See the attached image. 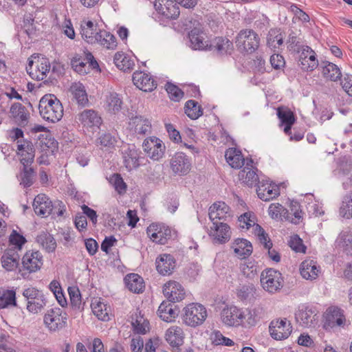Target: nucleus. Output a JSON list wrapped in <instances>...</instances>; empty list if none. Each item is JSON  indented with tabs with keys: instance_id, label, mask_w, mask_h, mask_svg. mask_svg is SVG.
<instances>
[{
	"instance_id": "1",
	"label": "nucleus",
	"mask_w": 352,
	"mask_h": 352,
	"mask_svg": "<svg viewBox=\"0 0 352 352\" xmlns=\"http://www.w3.org/2000/svg\"><path fill=\"white\" fill-rule=\"evenodd\" d=\"M38 109L44 120L53 123L59 121L63 116L62 103L53 94H46L41 98Z\"/></svg>"
},
{
	"instance_id": "2",
	"label": "nucleus",
	"mask_w": 352,
	"mask_h": 352,
	"mask_svg": "<svg viewBox=\"0 0 352 352\" xmlns=\"http://www.w3.org/2000/svg\"><path fill=\"white\" fill-rule=\"evenodd\" d=\"M33 208L35 213L43 217L52 214L62 216L65 212V206L61 201L56 200L53 204L45 194H39L34 198Z\"/></svg>"
},
{
	"instance_id": "3",
	"label": "nucleus",
	"mask_w": 352,
	"mask_h": 352,
	"mask_svg": "<svg viewBox=\"0 0 352 352\" xmlns=\"http://www.w3.org/2000/svg\"><path fill=\"white\" fill-rule=\"evenodd\" d=\"M208 314L206 307L199 303L192 302L182 310V320L184 324L191 327H198L204 323Z\"/></svg>"
},
{
	"instance_id": "4",
	"label": "nucleus",
	"mask_w": 352,
	"mask_h": 352,
	"mask_svg": "<svg viewBox=\"0 0 352 352\" xmlns=\"http://www.w3.org/2000/svg\"><path fill=\"white\" fill-rule=\"evenodd\" d=\"M260 282L263 289L269 294H276L283 287L284 280L282 274L270 268L261 272Z\"/></svg>"
},
{
	"instance_id": "5",
	"label": "nucleus",
	"mask_w": 352,
	"mask_h": 352,
	"mask_svg": "<svg viewBox=\"0 0 352 352\" xmlns=\"http://www.w3.org/2000/svg\"><path fill=\"white\" fill-rule=\"evenodd\" d=\"M50 69L49 60L43 56H32L28 59L27 72L33 79L43 80Z\"/></svg>"
},
{
	"instance_id": "6",
	"label": "nucleus",
	"mask_w": 352,
	"mask_h": 352,
	"mask_svg": "<svg viewBox=\"0 0 352 352\" xmlns=\"http://www.w3.org/2000/svg\"><path fill=\"white\" fill-rule=\"evenodd\" d=\"M23 296L27 301V309L32 314L41 312L46 305V298L43 292L35 287H30L25 289Z\"/></svg>"
},
{
	"instance_id": "7",
	"label": "nucleus",
	"mask_w": 352,
	"mask_h": 352,
	"mask_svg": "<svg viewBox=\"0 0 352 352\" xmlns=\"http://www.w3.org/2000/svg\"><path fill=\"white\" fill-rule=\"evenodd\" d=\"M258 35L252 30H242L236 38V46L248 53L254 52L259 46Z\"/></svg>"
},
{
	"instance_id": "8",
	"label": "nucleus",
	"mask_w": 352,
	"mask_h": 352,
	"mask_svg": "<svg viewBox=\"0 0 352 352\" xmlns=\"http://www.w3.org/2000/svg\"><path fill=\"white\" fill-rule=\"evenodd\" d=\"M318 314L315 307L306 304L300 305L295 314L296 321L305 328L314 327L317 324Z\"/></svg>"
},
{
	"instance_id": "9",
	"label": "nucleus",
	"mask_w": 352,
	"mask_h": 352,
	"mask_svg": "<svg viewBox=\"0 0 352 352\" xmlns=\"http://www.w3.org/2000/svg\"><path fill=\"white\" fill-rule=\"evenodd\" d=\"M66 314L60 308L51 309L44 316V322L51 331L62 329L66 323Z\"/></svg>"
},
{
	"instance_id": "10",
	"label": "nucleus",
	"mask_w": 352,
	"mask_h": 352,
	"mask_svg": "<svg viewBox=\"0 0 352 352\" xmlns=\"http://www.w3.org/2000/svg\"><path fill=\"white\" fill-rule=\"evenodd\" d=\"M146 233L153 242L165 244L167 239L170 236L171 231L163 223H153L147 228Z\"/></svg>"
},
{
	"instance_id": "11",
	"label": "nucleus",
	"mask_w": 352,
	"mask_h": 352,
	"mask_svg": "<svg viewBox=\"0 0 352 352\" xmlns=\"http://www.w3.org/2000/svg\"><path fill=\"white\" fill-rule=\"evenodd\" d=\"M142 146L148 156L153 160L162 158L164 153L165 146L157 138L151 137L144 140Z\"/></svg>"
},
{
	"instance_id": "12",
	"label": "nucleus",
	"mask_w": 352,
	"mask_h": 352,
	"mask_svg": "<svg viewBox=\"0 0 352 352\" xmlns=\"http://www.w3.org/2000/svg\"><path fill=\"white\" fill-rule=\"evenodd\" d=\"M154 7L156 11L169 19H176L180 14L178 6L173 0H155Z\"/></svg>"
},
{
	"instance_id": "13",
	"label": "nucleus",
	"mask_w": 352,
	"mask_h": 352,
	"mask_svg": "<svg viewBox=\"0 0 352 352\" xmlns=\"http://www.w3.org/2000/svg\"><path fill=\"white\" fill-rule=\"evenodd\" d=\"M43 265V256L38 251H28L22 258V268L28 273L38 271Z\"/></svg>"
},
{
	"instance_id": "14",
	"label": "nucleus",
	"mask_w": 352,
	"mask_h": 352,
	"mask_svg": "<svg viewBox=\"0 0 352 352\" xmlns=\"http://www.w3.org/2000/svg\"><path fill=\"white\" fill-rule=\"evenodd\" d=\"M86 60L87 62H85L80 56L75 55L71 60L72 67L79 74L84 75L89 72L90 66L93 68L98 67V63L91 53L89 52L86 54Z\"/></svg>"
},
{
	"instance_id": "15",
	"label": "nucleus",
	"mask_w": 352,
	"mask_h": 352,
	"mask_svg": "<svg viewBox=\"0 0 352 352\" xmlns=\"http://www.w3.org/2000/svg\"><path fill=\"white\" fill-rule=\"evenodd\" d=\"M163 294L168 301L179 302L185 298L186 292L182 285L175 280H170L164 284Z\"/></svg>"
},
{
	"instance_id": "16",
	"label": "nucleus",
	"mask_w": 352,
	"mask_h": 352,
	"mask_svg": "<svg viewBox=\"0 0 352 352\" xmlns=\"http://www.w3.org/2000/svg\"><path fill=\"white\" fill-rule=\"evenodd\" d=\"M241 309L232 305L224 307L221 311L222 322L228 327H239L241 324Z\"/></svg>"
},
{
	"instance_id": "17",
	"label": "nucleus",
	"mask_w": 352,
	"mask_h": 352,
	"mask_svg": "<svg viewBox=\"0 0 352 352\" xmlns=\"http://www.w3.org/2000/svg\"><path fill=\"white\" fill-rule=\"evenodd\" d=\"M271 336L275 340L287 338L292 333V326L287 319L272 321L270 325Z\"/></svg>"
},
{
	"instance_id": "18",
	"label": "nucleus",
	"mask_w": 352,
	"mask_h": 352,
	"mask_svg": "<svg viewBox=\"0 0 352 352\" xmlns=\"http://www.w3.org/2000/svg\"><path fill=\"white\" fill-rule=\"evenodd\" d=\"M253 161L252 159L246 160L245 166L239 172V179L248 186L258 185L259 177L256 174V168L252 166Z\"/></svg>"
},
{
	"instance_id": "19",
	"label": "nucleus",
	"mask_w": 352,
	"mask_h": 352,
	"mask_svg": "<svg viewBox=\"0 0 352 352\" xmlns=\"http://www.w3.org/2000/svg\"><path fill=\"white\" fill-rule=\"evenodd\" d=\"M76 119L84 127L98 128L102 124V118L94 109H85L76 116Z\"/></svg>"
},
{
	"instance_id": "20",
	"label": "nucleus",
	"mask_w": 352,
	"mask_h": 352,
	"mask_svg": "<svg viewBox=\"0 0 352 352\" xmlns=\"http://www.w3.org/2000/svg\"><path fill=\"white\" fill-rule=\"evenodd\" d=\"M133 84L143 91H152L157 87L156 81L149 74L135 72L133 74Z\"/></svg>"
},
{
	"instance_id": "21",
	"label": "nucleus",
	"mask_w": 352,
	"mask_h": 352,
	"mask_svg": "<svg viewBox=\"0 0 352 352\" xmlns=\"http://www.w3.org/2000/svg\"><path fill=\"white\" fill-rule=\"evenodd\" d=\"M170 168L175 174L186 175L190 169V163L183 153H177L170 160Z\"/></svg>"
},
{
	"instance_id": "22",
	"label": "nucleus",
	"mask_w": 352,
	"mask_h": 352,
	"mask_svg": "<svg viewBox=\"0 0 352 352\" xmlns=\"http://www.w3.org/2000/svg\"><path fill=\"white\" fill-rule=\"evenodd\" d=\"M155 264L157 272L166 276L172 274L176 265V261L173 255L162 254L157 257Z\"/></svg>"
},
{
	"instance_id": "23",
	"label": "nucleus",
	"mask_w": 352,
	"mask_h": 352,
	"mask_svg": "<svg viewBox=\"0 0 352 352\" xmlns=\"http://www.w3.org/2000/svg\"><path fill=\"white\" fill-rule=\"evenodd\" d=\"M299 65L303 70L312 71L318 65L315 52L309 46H303L299 57Z\"/></svg>"
},
{
	"instance_id": "24",
	"label": "nucleus",
	"mask_w": 352,
	"mask_h": 352,
	"mask_svg": "<svg viewBox=\"0 0 352 352\" xmlns=\"http://www.w3.org/2000/svg\"><path fill=\"white\" fill-rule=\"evenodd\" d=\"M262 310L260 307L241 309V320L242 326L245 328L254 327L261 318Z\"/></svg>"
},
{
	"instance_id": "25",
	"label": "nucleus",
	"mask_w": 352,
	"mask_h": 352,
	"mask_svg": "<svg viewBox=\"0 0 352 352\" xmlns=\"http://www.w3.org/2000/svg\"><path fill=\"white\" fill-rule=\"evenodd\" d=\"M233 49L232 42L224 37H216L210 42L208 47V50L219 56L230 54Z\"/></svg>"
},
{
	"instance_id": "26",
	"label": "nucleus",
	"mask_w": 352,
	"mask_h": 352,
	"mask_svg": "<svg viewBox=\"0 0 352 352\" xmlns=\"http://www.w3.org/2000/svg\"><path fill=\"white\" fill-rule=\"evenodd\" d=\"M20 256L16 248L6 250L1 256V266L8 272L16 270L19 265Z\"/></svg>"
},
{
	"instance_id": "27",
	"label": "nucleus",
	"mask_w": 352,
	"mask_h": 352,
	"mask_svg": "<svg viewBox=\"0 0 352 352\" xmlns=\"http://www.w3.org/2000/svg\"><path fill=\"white\" fill-rule=\"evenodd\" d=\"M208 234L221 243L229 241L231 236V232L228 224L223 222L219 223L218 221H214Z\"/></svg>"
},
{
	"instance_id": "28",
	"label": "nucleus",
	"mask_w": 352,
	"mask_h": 352,
	"mask_svg": "<svg viewBox=\"0 0 352 352\" xmlns=\"http://www.w3.org/2000/svg\"><path fill=\"white\" fill-rule=\"evenodd\" d=\"M10 118L20 126L24 127L28 123L30 113L26 108L19 102H14L10 109Z\"/></svg>"
},
{
	"instance_id": "29",
	"label": "nucleus",
	"mask_w": 352,
	"mask_h": 352,
	"mask_svg": "<svg viewBox=\"0 0 352 352\" xmlns=\"http://www.w3.org/2000/svg\"><path fill=\"white\" fill-rule=\"evenodd\" d=\"M268 182V180L259 182L256 189L258 197L265 201H268L280 194L279 188L276 186Z\"/></svg>"
},
{
	"instance_id": "30",
	"label": "nucleus",
	"mask_w": 352,
	"mask_h": 352,
	"mask_svg": "<svg viewBox=\"0 0 352 352\" xmlns=\"http://www.w3.org/2000/svg\"><path fill=\"white\" fill-rule=\"evenodd\" d=\"M208 215L212 223L218 220H226L230 217V208L225 202H216L210 207Z\"/></svg>"
},
{
	"instance_id": "31",
	"label": "nucleus",
	"mask_w": 352,
	"mask_h": 352,
	"mask_svg": "<svg viewBox=\"0 0 352 352\" xmlns=\"http://www.w3.org/2000/svg\"><path fill=\"white\" fill-rule=\"evenodd\" d=\"M19 155H21V163L23 166H31L34 160L35 151L32 143L30 141H24L17 146Z\"/></svg>"
},
{
	"instance_id": "32",
	"label": "nucleus",
	"mask_w": 352,
	"mask_h": 352,
	"mask_svg": "<svg viewBox=\"0 0 352 352\" xmlns=\"http://www.w3.org/2000/svg\"><path fill=\"white\" fill-rule=\"evenodd\" d=\"M325 318V326H328L331 328L334 327H340L345 322L342 311L337 307H329L326 312Z\"/></svg>"
},
{
	"instance_id": "33",
	"label": "nucleus",
	"mask_w": 352,
	"mask_h": 352,
	"mask_svg": "<svg viewBox=\"0 0 352 352\" xmlns=\"http://www.w3.org/2000/svg\"><path fill=\"white\" fill-rule=\"evenodd\" d=\"M184 331L178 326H173L168 328L165 333L166 340L173 347H178L184 343Z\"/></svg>"
},
{
	"instance_id": "34",
	"label": "nucleus",
	"mask_w": 352,
	"mask_h": 352,
	"mask_svg": "<svg viewBox=\"0 0 352 352\" xmlns=\"http://www.w3.org/2000/svg\"><path fill=\"white\" fill-rule=\"evenodd\" d=\"M94 314L100 320L108 321L110 320V307L101 300L100 298H95L91 304Z\"/></svg>"
},
{
	"instance_id": "35",
	"label": "nucleus",
	"mask_w": 352,
	"mask_h": 352,
	"mask_svg": "<svg viewBox=\"0 0 352 352\" xmlns=\"http://www.w3.org/2000/svg\"><path fill=\"white\" fill-rule=\"evenodd\" d=\"M175 306L170 301H163L159 306L157 313L160 318L167 322H170L177 316L178 312Z\"/></svg>"
},
{
	"instance_id": "36",
	"label": "nucleus",
	"mask_w": 352,
	"mask_h": 352,
	"mask_svg": "<svg viewBox=\"0 0 352 352\" xmlns=\"http://www.w3.org/2000/svg\"><path fill=\"white\" fill-rule=\"evenodd\" d=\"M189 39L190 42V47L194 50H208L210 44L208 40H206L203 32L195 28L189 33Z\"/></svg>"
},
{
	"instance_id": "37",
	"label": "nucleus",
	"mask_w": 352,
	"mask_h": 352,
	"mask_svg": "<svg viewBox=\"0 0 352 352\" xmlns=\"http://www.w3.org/2000/svg\"><path fill=\"white\" fill-rule=\"evenodd\" d=\"M225 157L226 162L233 168H240L245 164V159L241 152L235 148L227 149Z\"/></svg>"
},
{
	"instance_id": "38",
	"label": "nucleus",
	"mask_w": 352,
	"mask_h": 352,
	"mask_svg": "<svg viewBox=\"0 0 352 352\" xmlns=\"http://www.w3.org/2000/svg\"><path fill=\"white\" fill-rule=\"evenodd\" d=\"M235 254L240 258H245L252 253V245L250 241L243 239H237L232 245Z\"/></svg>"
},
{
	"instance_id": "39",
	"label": "nucleus",
	"mask_w": 352,
	"mask_h": 352,
	"mask_svg": "<svg viewBox=\"0 0 352 352\" xmlns=\"http://www.w3.org/2000/svg\"><path fill=\"white\" fill-rule=\"evenodd\" d=\"M301 276L305 279H316L320 272L316 263L313 260L304 261L300 267Z\"/></svg>"
},
{
	"instance_id": "40",
	"label": "nucleus",
	"mask_w": 352,
	"mask_h": 352,
	"mask_svg": "<svg viewBox=\"0 0 352 352\" xmlns=\"http://www.w3.org/2000/svg\"><path fill=\"white\" fill-rule=\"evenodd\" d=\"M81 35L87 43H94L99 35V31L94 23L89 21L81 25Z\"/></svg>"
},
{
	"instance_id": "41",
	"label": "nucleus",
	"mask_w": 352,
	"mask_h": 352,
	"mask_svg": "<svg viewBox=\"0 0 352 352\" xmlns=\"http://www.w3.org/2000/svg\"><path fill=\"white\" fill-rule=\"evenodd\" d=\"M124 282L126 287L134 293L142 292L144 287L142 278L137 274H128L124 278Z\"/></svg>"
},
{
	"instance_id": "42",
	"label": "nucleus",
	"mask_w": 352,
	"mask_h": 352,
	"mask_svg": "<svg viewBox=\"0 0 352 352\" xmlns=\"http://www.w3.org/2000/svg\"><path fill=\"white\" fill-rule=\"evenodd\" d=\"M122 105V100L118 94L115 92H110L106 95L105 109L111 113L118 112Z\"/></svg>"
},
{
	"instance_id": "43",
	"label": "nucleus",
	"mask_w": 352,
	"mask_h": 352,
	"mask_svg": "<svg viewBox=\"0 0 352 352\" xmlns=\"http://www.w3.org/2000/svg\"><path fill=\"white\" fill-rule=\"evenodd\" d=\"M322 68V74L327 80L336 82L340 79L342 74L336 65L329 62L324 63Z\"/></svg>"
},
{
	"instance_id": "44",
	"label": "nucleus",
	"mask_w": 352,
	"mask_h": 352,
	"mask_svg": "<svg viewBox=\"0 0 352 352\" xmlns=\"http://www.w3.org/2000/svg\"><path fill=\"white\" fill-rule=\"evenodd\" d=\"M70 91L79 105L84 106L88 102L87 94L82 83L79 82L73 83Z\"/></svg>"
},
{
	"instance_id": "45",
	"label": "nucleus",
	"mask_w": 352,
	"mask_h": 352,
	"mask_svg": "<svg viewBox=\"0 0 352 352\" xmlns=\"http://www.w3.org/2000/svg\"><path fill=\"white\" fill-rule=\"evenodd\" d=\"M37 243L47 252H52L56 248V242L50 233L42 232L36 237Z\"/></svg>"
},
{
	"instance_id": "46",
	"label": "nucleus",
	"mask_w": 352,
	"mask_h": 352,
	"mask_svg": "<svg viewBox=\"0 0 352 352\" xmlns=\"http://www.w3.org/2000/svg\"><path fill=\"white\" fill-rule=\"evenodd\" d=\"M268 213L274 219L289 220V212L278 203L271 204Z\"/></svg>"
},
{
	"instance_id": "47",
	"label": "nucleus",
	"mask_w": 352,
	"mask_h": 352,
	"mask_svg": "<svg viewBox=\"0 0 352 352\" xmlns=\"http://www.w3.org/2000/svg\"><path fill=\"white\" fill-rule=\"evenodd\" d=\"M124 164L126 168L131 170L139 166V152L133 146L128 148L124 157Z\"/></svg>"
},
{
	"instance_id": "48",
	"label": "nucleus",
	"mask_w": 352,
	"mask_h": 352,
	"mask_svg": "<svg viewBox=\"0 0 352 352\" xmlns=\"http://www.w3.org/2000/svg\"><path fill=\"white\" fill-rule=\"evenodd\" d=\"M16 306V293L14 290L0 289V308Z\"/></svg>"
},
{
	"instance_id": "49",
	"label": "nucleus",
	"mask_w": 352,
	"mask_h": 352,
	"mask_svg": "<svg viewBox=\"0 0 352 352\" xmlns=\"http://www.w3.org/2000/svg\"><path fill=\"white\" fill-rule=\"evenodd\" d=\"M113 62L119 69L124 72L130 71L134 66L133 61L130 60V58L122 52L116 53L113 57Z\"/></svg>"
},
{
	"instance_id": "50",
	"label": "nucleus",
	"mask_w": 352,
	"mask_h": 352,
	"mask_svg": "<svg viewBox=\"0 0 352 352\" xmlns=\"http://www.w3.org/2000/svg\"><path fill=\"white\" fill-rule=\"evenodd\" d=\"M96 43H98L107 49H113L116 47V37L105 30H99V35Z\"/></svg>"
},
{
	"instance_id": "51",
	"label": "nucleus",
	"mask_w": 352,
	"mask_h": 352,
	"mask_svg": "<svg viewBox=\"0 0 352 352\" xmlns=\"http://www.w3.org/2000/svg\"><path fill=\"white\" fill-rule=\"evenodd\" d=\"M133 123L135 124V132L138 135H144L151 131V122L142 117H135L133 119Z\"/></svg>"
},
{
	"instance_id": "52",
	"label": "nucleus",
	"mask_w": 352,
	"mask_h": 352,
	"mask_svg": "<svg viewBox=\"0 0 352 352\" xmlns=\"http://www.w3.org/2000/svg\"><path fill=\"white\" fill-rule=\"evenodd\" d=\"M184 108L186 115L192 120L199 118L203 114V110L201 106L195 100H188L186 102Z\"/></svg>"
},
{
	"instance_id": "53",
	"label": "nucleus",
	"mask_w": 352,
	"mask_h": 352,
	"mask_svg": "<svg viewBox=\"0 0 352 352\" xmlns=\"http://www.w3.org/2000/svg\"><path fill=\"white\" fill-rule=\"evenodd\" d=\"M340 215L345 219L352 218V194L346 195L339 210Z\"/></svg>"
},
{
	"instance_id": "54",
	"label": "nucleus",
	"mask_w": 352,
	"mask_h": 352,
	"mask_svg": "<svg viewBox=\"0 0 352 352\" xmlns=\"http://www.w3.org/2000/svg\"><path fill=\"white\" fill-rule=\"evenodd\" d=\"M267 45L272 49H276L283 43V36L277 30H271L267 38Z\"/></svg>"
},
{
	"instance_id": "55",
	"label": "nucleus",
	"mask_w": 352,
	"mask_h": 352,
	"mask_svg": "<svg viewBox=\"0 0 352 352\" xmlns=\"http://www.w3.org/2000/svg\"><path fill=\"white\" fill-rule=\"evenodd\" d=\"M23 172L21 174L20 184L27 188L30 186L34 182V170L31 166H23Z\"/></svg>"
},
{
	"instance_id": "56",
	"label": "nucleus",
	"mask_w": 352,
	"mask_h": 352,
	"mask_svg": "<svg viewBox=\"0 0 352 352\" xmlns=\"http://www.w3.org/2000/svg\"><path fill=\"white\" fill-rule=\"evenodd\" d=\"M352 243V233L349 231H342L338 236L336 243L338 247L346 252L347 248H350Z\"/></svg>"
},
{
	"instance_id": "57",
	"label": "nucleus",
	"mask_w": 352,
	"mask_h": 352,
	"mask_svg": "<svg viewBox=\"0 0 352 352\" xmlns=\"http://www.w3.org/2000/svg\"><path fill=\"white\" fill-rule=\"evenodd\" d=\"M207 23L213 32H217L223 27L222 18L214 13H210L206 16Z\"/></svg>"
},
{
	"instance_id": "58",
	"label": "nucleus",
	"mask_w": 352,
	"mask_h": 352,
	"mask_svg": "<svg viewBox=\"0 0 352 352\" xmlns=\"http://www.w3.org/2000/svg\"><path fill=\"white\" fill-rule=\"evenodd\" d=\"M291 212H289V221L294 224H298L302 219V211L300 210V205L296 201L291 203Z\"/></svg>"
},
{
	"instance_id": "59",
	"label": "nucleus",
	"mask_w": 352,
	"mask_h": 352,
	"mask_svg": "<svg viewBox=\"0 0 352 352\" xmlns=\"http://www.w3.org/2000/svg\"><path fill=\"white\" fill-rule=\"evenodd\" d=\"M240 270L244 276L251 278H253L254 275L256 274L257 267L255 265L254 262L245 261L241 264Z\"/></svg>"
},
{
	"instance_id": "60",
	"label": "nucleus",
	"mask_w": 352,
	"mask_h": 352,
	"mask_svg": "<svg viewBox=\"0 0 352 352\" xmlns=\"http://www.w3.org/2000/svg\"><path fill=\"white\" fill-rule=\"evenodd\" d=\"M277 116L284 124H293L295 122L294 113L290 110L279 107L277 109Z\"/></svg>"
},
{
	"instance_id": "61",
	"label": "nucleus",
	"mask_w": 352,
	"mask_h": 352,
	"mask_svg": "<svg viewBox=\"0 0 352 352\" xmlns=\"http://www.w3.org/2000/svg\"><path fill=\"white\" fill-rule=\"evenodd\" d=\"M166 90L172 100L179 101L183 97V91L178 87L172 83H166Z\"/></svg>"
},
{
	"instance_id": "62",
	"label": "nucleus",
	"mask_w": 352,
	"mask_h": 352,
	"mask_svg": "<svg viewBox=\"0 0 352 352\" xmlns=\"http://www.w3.org/2000/svg\"><path fill=\"white\" fill-rule=\"evenodd\" d=\"M211 339L216 345L222 344L228 346L234 345V342L231 339L223 336L219 331L212 333Z\"/></svg>"
},
{
	"instance_id": "63",
	"label": "nucleus",
	"mask_w": 352,
	"mask_h": 352,
	"mask_svg": "<svg viewBox=\"0 0 352 352\" xmlns=\"http://www.w3.org/2000/svg\"><path fill=\"white\" fill-rule=\"evenodd\" d=\"M288 244L289 247L296 252H305L306 248L303 245L302 239L297 234L290 236Z\"/></svg>"
},
{
	"instance_id": "64",
	"label": "nucleus",
	"mask_w": 352,
	"mask_h": 352,
	"mask_svg": "<svg viewBox=\"0 0 352 352\" xmlns=\"http://www.w3.org/2000/svg\"><path fill=\"white\" fill-rule=\"evenodd\" d=\"M68 293L70 297L71 304L75 307L80 308L81 304V295L79 289L76 287H69Z\"/></svg>"
}]
</instances>
